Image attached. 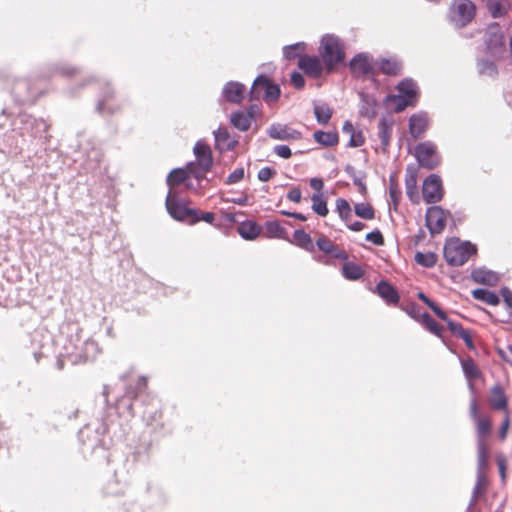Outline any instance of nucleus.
<instances>
[{"label": "nucleus", "instance_id": "nucleus-1", "mask_svg": "<svg viewBox=\"0 0 512 512\" xmlns=\"http://www.w3.org/2000/svg\"><path fill=\"white\" fill-rule=\"evenodd\" d=\"M318 51L326 66V74L336 71L337 66L345 60V45L339 37L333 34H326L322 37Z\"/></svg>", "mask_w": 512, "mask_h": 512}, {"label": "nucleus", "instance_id": "nucleus-2", "mask_svg": "<svg viewBox=\"0 0 512 512\" xmlns=\"http://www.w3.org/2000/svg\"><path fill=\"white\" fill-rule=\"evenodd\" d=\"M484 53L495 60L502 59L507 51L505 34L498 23L488 25L483 34Z\"/></svg>", "mask_w": 512, "mask_h": 512}, {"label": "nucleus", "instance_id": "nucleus-3", "mask_svg": "<svg viewBox=\"0 0 512 512\" xmlns=\"http://www.w3.org/2000/svg\"><path fill=\"white\" fill-rule=\"evenodd\" d=\"M477 249L470 242H462L459 239H450L444 246V258L451 266H461L469 258L476 254Z\"/></svg>", "mask_w": 512, "mask_h": 512}, {"label": "nucleus", "instance_id": "nucleus-4", "mask_svg": "<svg viewBox=\"0 0 512 512\" xmlns=\"http://www.w3.org/2000/svg\"><path fill=\"white\" fill-rule=\"evenodd\" d=\"M194 154L196 157L195 162L187 163V168L192 172V176L201 181L206 177L207 172L212 169L213 155L212 150L208 144L198 141L194 146Z\"/></svg>", "mask_w": 512, "mask_h": 512}, {"label": "nucleus", "instance_id": "nucleus-5", "mask_svg": "<svg viewBox=\"0 0 512 512\" xmlns=\"http://www.w3.org/2000/svg\"><path fill=\"white\" fill-rule=\"evenodd\" d=\"M166 208L172 218L178 221H186L189 224L198 222L197 210L189 208L184 200L179 199L174 191H169L166 202Z\"/></svg>", "mask_w": 512, "mask_h": 512}, {"label": "nucleus", "instance_id": "nucleus-6", "mask_svg": "<svg viewBox=\"0 0 512 512\" xmlns=\"http://www.w3.org/2000/svg\"><path fill=\"white\" fill-rule=\"evenodd\" d=\"M476 5L471 0H453L449 6V20L457 27H465L473 21Z\"/></svg>", "mask_w": 512, "mask_h": 512}, {"label": "nucleus", "instance_id": "nucleus-7", "mask_svg": "<svg viewBox=\"0 0 512 512\" xmlns=\"http://www.w3.org/2000/svg\"><path fill=\"white\" fill-rule=\"evenodd\" d=\"M280 87L272 83L266 76H259L255 79L251 91V100L262 98L267 103L276 102L280 97Z\"/></svg>", "mask_w": 512, "mask_h": 512}, {"label": "nucleus", "instance_id": "nucleus-8", "mask_svg": "<svg viewBox=\"0 0 512 512\" xmlns=\"http://www.w3.org/2000/svg\"><path fill=\"white\" fill-rule=\"evenodd\" d=\"M469 414L475 424L477 441L483 440L488 442V437L492 431V419L489 415L480 413L479 404L476 399L470 402Z\"/></svg>", "mask_w": 512, "mask_h": 512}, {"label": "nucleus", "instance_id": "nucleus-9", "mask_svg": "<svg viewBox=\"0 0 512 512\" xmlns=\"http://www.w3.org/2000/svg\"><path fill=\"white\" fill-rule=\"evenodd\" d=\"M415 157L421 167L429 170L437 167L441 161L436 145L428 141L416 145Z\"/></svg>", "mask_w": 512, "mask_h": 512}, {"label": "nucleus", "instance_id": "nucleus-10", "mask_svg": "<svg viewBox=\"0 0 512 512\" xmlns=\"http://www.w3.org/2000/svg\"><path fill=\"white\" fill-rule=\"evenodd\" d=\"M349 66L352 75L356 78L378 75L376 62H374L373 58L366 53H359L355 55L351 59Z\"/></svg>", "mask_w": 512, "mask_h": 512}, {"label": "nucleus", "instance_id": "nucleus-11", "mask_svg": "<svg viewBox=\"0 0 512 512\" xmlns=\"http://www.w3.org/2000/svg\"><path fill=\"white\" fill-rule=\"evenodd\" d=\"M423 199L428 204H435L442 200L444 190L441 178L436 174L429 175L422 186Z\"/></svg>", "mask_w": 512, "mask_h": 512}, {"label": "nucleus", "instance_id": "nucleus-12", "mask_svg": "<svg viewBox=\"0 0 512 512\" xmlns=\"http://www.w3.org/2000/svg\"><path fill=\"white\" fill-rule=\"evenodd\" d=\"M448 212L440 206H431L427 209L425 220L431 235L440 234L446 227Z\"/></svg>", "mask_w": 512, "mask_h": 512}, {"label": "nucleus", "instance_id": "nucleus-13", "mask_svg": "<svg viewBox=\"0 0 512 512\" xmlns=\"http://www.w3.org/2000/svg\"><path fill=\"white\" fill-rule=\"evenodd\" d=\"M298 67L310 78H320L326 73V66L321 57L311 55H301L298 60Z\"/></svg>", "mask_w": 512, "mask_h": 512}, {"label": "nucleus", "instance_id": "nucleus-14", "mask_svg": "<svg viewBox=\"0 0 512 512\" xmlns=\"http://www.w3.org/2000/svg\"><path fill=\"white\" fill-rule=\"evenodd\" d=\"M418 299L424 302L434 313L435 315L447 322L449 330L456 336L459 337L466 329L460 323L454 322L450 320L445 311H443L434 301L428 298L423 292H419L417 294Z\"/></svg>", "mask_w": 512, "mask_h": 512}, {"label": "nucleus", "instance_id": "nucleus-15", "mask_svg": "<svg viewBox=\"0 0 512 512\" xmlns=\"http://www.w3.org/2000/svg\"><path fill=\"white\" fill-rule=\"evenodd\" d=\"M489 407L494 411L506 413L508 409V397L502 385L495 384L491 387L488 396Z\"/></svg>", "mask_w": 512, "mask_h": 512}, {"label": "nucleus", "instance_id": "nucleus-16", "mask_svg": "<svg viewBox=\"0 0 512 512\" xmlns=\"http://www.w3.org/2000/svg\"><path fill=\"white\" fill-rule=\"evenodd\" d=\"M405 188L406 195L409 200L414 204H418L420 201V196L418 193V172L414 166H408L406 168Z\"/></svg>", "mask_w": 512, "mask_h": 512}, {"label": "nucleus", "instance_id": "nucleus-17", "mask_svg": "<svg viewBox=\"0 0 512 512\" xmlns=\"http://www.w3.org/2000/svg\"><path fill=\"white\" fill-rule=\"evenodd\" d=\"M316 245L320 251L332 258L339 260H346L348 258V254L345 250L338 247L332 240L323 234L317 238Z\"/></svg>", "mask_w": 512, "mask_h": 512}, {"label": "nucleus", "instance_id": "nucleus-18", "mask_svg": "<svg viewBox=\"0 0 512 512\" xmlns=\"http://www.w3.org/2000/svg\"><path fill=\"white\" fill-rule=\"evenodd\" d=\"M216 148L220 151H232L238 145V139L232 136L227 128L219 127L215 132Z\"/></svg>", "mask_w": 512, "mask_h": 512}, {"label": "nucleus", "instance_id": "nucleus-19", "mask_svg": "<svg viewBox=\"0 0 512 512\" xmlns=\"http://www.w3.org/2000/svg\"><path fill=\"white\" fill-rule=\"evenodd\" d=\"M268 135L277 140H299L302 137L298 130L281 124L272 125L268 130Z\"/></svg>", "mask_w": 512, "mask_h": 512}, {"label": "nucleus", "instance_id": "nucleus-20", "mask_svg": "<svg viewBox=\"0 0 512 512\" xmlns=\"http://www.w3.org/2000/svg\"><path fill=\"white\" fill-rule=\"evenodd\" d=\"M120 109V103L117 101L115 93L110 88H107L101 100L97 104V110L100 113L112 114Z\"/></svg>", "mask_w": 512, "mask_h": 512}, {"label": "nucleus", "instance_id": "nucleus-21", "mask_svg": "<svg viewBox=\"0 0 512 512\" xmlns=\"http://www.w3.org/2000/svg\"><path fill=\"white\" fill-rule=\"evenodd\" d=\"M376 67L378 75L381 73L387 76H398L402 71V63L393 57L379 59L376 61Z\"/></svg>", "mask_w": 512, "mask_h": 512}, {"label": "nucleus", "instance_id": "nucleus-22", "mask_svg": "<svg viewBox=\"0 0 512 512\" xmlns=\"http://www.w3.org/2000/svg\"><path fill=\"white\" fill-rule=\"evenodd\" d=\"M490 448L488 442L477 441V473L478 478H482L489 465Z\"/></svg>", "mask_w": 512, "mask_h": 512}, {"label": "nucleus", "instance_id": "nucleus-23", "mask_svg": "<svg viewBox=\"0 0 512 512\" xmlns=\"http://www.w3.org/2000/svg\"><path fill=\"white\" fill-rule=\"evenodd\" d=\"M428 128V118L425 114H413L409 119V132L414 139L420 138Z\"/></svg>", "mask_w": 512, "mask_h": 512}, {"label": "nucleus", "instance_id": "nucleus-24", "mask_svg": "<svg viewBox=\"0 0 512 512\" xmlns=\"http://www.w3.org/2000/svg\"><path fill=\"white\" fill-rule=\"evenodd\" d=\"M461 366L463 373L465 375V378L467 379L469 383V388L474 391V384L473 382L477 379H479L482 375L479 367L476 365L474 360L470 357L461 359Z\"/></svg>", "mask_w": 512, "mask_h": 512}, {"label": "nucleus", "instance_id": "nucleus-25", "mask_svg": "<svg viewBox=\"0 0 512 512\" xmlns=\"http://www.w3.org/2000/svg\"><path fill=\"white\" fill-rule=\"evenodd\" d=\"M376 291L388 304L397 305L400 300L398 291L387 281H380L376 286Z\"/></svg>", "mask_w": 512, "mask_h": 512}, {"label": "nucleus", "instance_id": "nucleus-26", "mask_svg": "<svg viewBox=\"0 0 512 512\" xmlns=\"http://www.w3.org/2000/svg\"><path fill=\"white\" fill-rule=\"evenodd\" d=\"M245 86L239 82H229L223 89L225 99L231 103H240L244 98Z\"/></svg>", "mask_w": 512, "mask_h": 512}, {"label": "nucleus", "instance_id": "nucleus-27", "mask_svg": "<svg viewBox=\"0 0 512 512\" xmlns=\"http://www.w3.org/2000/svg\"><path fill=\"white\" fill-rule=\"evenodd\" d=\"M192 176V172L187 166L185 168L173 169L167 176V185L170 187L169 191H173V188L180 184L186 183V181Z\"/></svg>", "mask_w": 512, "mask_h": 512}, {"label": "nucleus", "instance_id": "nucleus-28", "mask_svg": "<svg viewBox=\"0 0 512 512\" xmlns=\"http://www.w3.org/2000/svg\"><path fill=\"white\" fill-rule=\"evenodd\" d=\"M394 121L392 118L383 117L378 124V137L383 150H387L390 145Z\"/></svg>", "mask_w": 512, "mask_h": 512}, {"label": "nucleus", "instance_id": "nucleus-29", "mask_svg": "<svg viewBox=\"0 0 512 512\" xmlns=\"http://www.w3.org/2000/svg\"><path fill=\"white\" fill-rule=\"evenodd\" d=\"M360 114L368 119H374L378 113L377 100L368 94L361 93Z\"/></svg>", "mask_w": 512, "mask_h": 512}, {"label": "nucleus", "instance_id": "nucleus-30", "mask_svg": "<svg viewBox=\"0 0 512 512\" xmlns=\"http://www.w3.org/2000/svg\"><path fill=\"white\" fill-rule=\"evenodd\" d=\"M147 386V378L144 376H139L127 386L125 395L131 400H135L140 394L146 391Z\"/></svg>", "mask_w": 512, "mask_h": 512}, {"label": "nucleus", "instance_id": "nucleus-31", "mask_svg": "<svg viewBox=\"0 0 512 512\" xmlns=\"http://www.w3.org/2000/svg\"><path fill=\"white\" fill-rule=\"evenodd\" d=\"M238 233L246 240H254L261 233V226L254 221H244L237 228Z\"/></svg>", "mask_w": 512, "mask_h": 512}, {"label": "nucleus", "instance_id": "nucleus-32", "mask_svg": "<svg viewBox=\"0 0 512 512\" xmlns=\"http://www.w3.org/2000/svg\"><path fill=\"white\" fill-rule=\"evenodd\" d=\"M313 138L318 144L324 147L336 146L339 142L337 131L317 130L314 132Z\"/></svg>", "mask_w": 512, "mask_h": 512}, {"label": "nucleus", "instance_id": "nucleus-33", "mask_svg": "<svg viewBox=\"0 0 512 512\" xmlns=\"http://www.w3.org/2000/svg\"><path fill=\"white\" fill-rule=\"evenodd\" d=\"M477 71L480 76L491 79H495L499 75V69L496 63L488 59H479L477 61Z\"/></svg>", "mask_w": 512, "mask_h": 512}, {"label": "nucleus", "instance_id": "nucleus-34", "mask_svg": "<svg viewBox=\"0 0 512 512\" xmlns=\"http://www.w3.org/2000/svg\"><path fill=\"white\" fill-rule=\"evenodd\" d=\"M231 124L240 131H247L252 122V115L249 112H235L230 117Z\"/></svg>", "mask_w": 512, "mask_h": 512}, {"label": "nucleus", "instance_id": "nucleus-35", "mask_svg": "<svg viewBox=\"0 0 512 512\" xmlns=\"http://www.w3.org/2000/svg\"><path fill=\"white\" fill-rule=\"evenodd\" d=\"M343 132L350 134L349 146L360 147L365 143V137L362 131L356 130L350 121L343 125Z\"/></svg>", "mask_w": 512, "mask_h": 512}, {"label": "nucleus", "instance_id": "nucleus-36", "mask_svg": "<svg viewBox=\"0 0 512 512\" xmlns=\"http://www.w3.org/2000/svg\"><path fill=\"white\" fill-rule=\"evenodd\" d=\"M488 10L493 18H499L508 12L510 8L509 0H489L488 1Z\"/></svg>", "mask_w": 512, "mask_h": 512}, {"label": "nucleus", "instance_id": "nucleus-37", "mask_svg": "<svg viewBox=\"0 0 512 512\" xmlns=\"http://www.w3.org/2000/svg\"><path fill=\"white\" fill-rule=\"evenodd\" d=\"M264 233L269 238H286V230L281 226L280 222L273 220L267 221L264 226Z\"/></svg>", "mask_w": 512, "mask_h": 512}, {"label": "nucleus", "instance_id": "nucleus-38", "mask_svg": "<svg viewBox=\"0 0 512 512\" xmlns=\"http://www.w3.org/2000/svg\"><path fill=\"white\" fill-rule=\"evenodd\" d=\"M472 296L491 306H496L500 302L498 295L487 289H475L472 291Z\"/></svg>", "mask_w": 512, "mask_h": 512}, {"label": "nucleus", "instance_id": "nucleus-39", "mask_svg": "<svg viewBox=\"0 0 512 512\" xmlns=\"http://www.w3.org/2000/svg\"><path fill=\"white\" fill-rule=\"evenodd\" d=\"M293 239L299 247H301L309 252L314 251L313 240H312L311 236L308 233H306L304 230H295L293 233Z\"/></svg>", "mask_w": 512, "mask_h": 512}, {"label": "nucleus", "instance_id": "nucleus-40", "mask_svg": "<svg viewBox=\"0 0 512 512\" xmlns=\"http://www.w3.org/2000/svg\"><path fill=\"white\" fill-rule=\"evenodd\" d=\"M336 211L339 217L345 222L348 223L352 219V209L349 202L344 198H338L336 200Z\"/></svg>", "mask_w": 512, "mask_h": 512}, {"label": "nucleus", "instance_id": "nucleus-41", "mask_svg": "<svg viewBox=\"0 0 512 512\" xmlns=\"http://www.w3.org/2000/svg\"><path fill=\"white\" fill-rule=\"evenodd\" d=\"M397 88L402 96L407 97L410 100L416 102L417 88L413 81L403 80L398 84Z\"/></svg>", "mask_w": 512, "mask_h": 512}, {"label": "nucleus", "instance_id": "nucleus-42", "mask_svg": "<svg viewBox=\"0 0 512 512\" xmlns=\"http://www.w3.org/2000/svg\"><path fill=\"white\" fill-rule=\"evenodd\" d=\"M386 102H393L395 104L394 111L396 113H399L403 110H405L408 106H414L415 102L410 100L407 97H404L402 95H388L386 97Z\"/></svg>", "mask_w": 512, "mask_h": 512}, {"label": "nucleus", "instance_id": "nucleus-43", "mask_svg": "<svg viewBox=\"0 0 512 512\" xmlns=\"http://www.w3.org/2000/svg\"><path fill=\"white\" fill-rule=\"evenodd\" d=\"M354 212L358 217L365 220H372L375 217V209L369 203H356Z\"/></svg>", "mask_w": 512, "mask_h": 512}, {"label": "nucleus", "instance_id": "nucleus-44", "mask_svg": "<svg viewBox=\"0 0 512 512\" xmlns=\"http://www.w3.org/2000/svg\"><path fill=\"white\" fill-rule=\"evenodd\" d=\"M342 271L345 278L350 280L360 279L364 274L362 268L353 262L345 263L343 265Z\"/></svg>", "mask_w": 512, "mask_h": 512}, {"label": "nucleus", "instance_id": "nucleus-45", "mask_svg": "<svg viewBox=\"0 0 512 512\" xmlns=\"http://www.w3.org/2000/svg\"><path fill=\"white\" fill-rule=\"evenodd\" d=\"M315 117L320 124H327L332 116V109L326 104H318L314 106Z\"/></svg>", "mask_w": 512, "mask_h": 512}, {"label": "nucleus", "instance_id": "nucleus-46", "mask_svg": "<svg viewBox=\"0 0 512 512\" xmlns=\"http://www.w3.org/2000/svg\"><path fill=\"white\" fill-rule=\"evenodd\" d=\"M414 258L417 264L427 268L435 266L437 262V255L434 252H417Z\"/></svg>", "mask_w": 512, "mask_h": 512}, {"label": "nucleus", "instance_id": "nucleus-47", "mask_svg": "<svg viewBox=\"0 0 512 512\" xmlns=\"http://www.w3.org/2000/svg\"><path fill=\"white\" fill-rule=\"evenodd\" d=\"M312 200V209L319 216L325 217L329 210L327 207V202L324 200L321 194H314L311 197Z\"/></svg>", "mask_w": 512, "mask_h": 512}, {"label": "nucleus", "instance_id": "nucleus-48", "mask_svg": "<svg viewBox=\"0 0 512 512\" xmlns=\"http://www.w3.org/2000/svg\"><path fill=\"white\" fill-rule=\"evenodd\" d=\"M22 89H25L27 92V96L30 94V83L27 80L17 81L13 87L12 93L15 97V100L19 103H24L26 100L25 95L22 94Z\"/></svg>", "mask_w": 512, "mask_h": 512}, {"label": "nucleus", "instance_id": "nucleus-49", "mask_svg": "<svg viewBox=\"0 0 512 512\" xmlns=\"http://www.w3.org/2000/svg\"><path fill=\"white\" fill-rule=\"evenodd\" d=\"M389 182H390L389 195H390L391 201L394 205V209H396L401 200L402 192L398 185L396 177L390 176Z\"/></svg>", "mask_w": 512, "mask_h": 512}, {"label": "nucleus", "instance_id": "nucleus-50", "mask_svg": "<svg viewBox=\"0 0 512 512\" xmlns=\"http://www.w3.org/2000/svg\"><path fill=\"white\" fill-rule=\"evenodd\" d=\"M473 278L476 282L487 285H493L497 281L495 273L483 270L475 271Z\"/></svg>", "mask_w": 512, "mask_h": 512}, {"label": "nucleus", "instance_id": "nucleus-51", "mask_svg": "<svg viewBox=\"0 0 512 512\" xmlns=\"http://www.w3.org/2000/svg\"><path fill=\"white\" fill-rule=\"evenodd\" d=\"M305 49V45L303 43H296L293 45L286 46L284 48V55L287 59H294L299 51H303Z\"/></svg>", "mask_w": 512, "mask_h": 512}, {"label": "nucleus", "instance_id": "nucleus-52", "mask_svg": "<svg viewBox=\"0 0 512 512\" xmlns=\"http://www.w3.org/2000/svg\"><path fill=\"white\" fill-rule=\"evenodd\" d=\"M424 327L437 337H443L444 327L439 325L433 318H431Z\"/></svg>", "mask_w": 512, "mask_h": 512}, {"label": "nucleus", "instance_id": "nucleus-53", "mask_svg": "<svg viewBox=\"0 0 512 512\" xmlns=\"http://www.w3.org/2000/svg\"><path fill=\"white\" fill-rule=\"evenodd\" d=\"M510 427V412L506 411L503 415V421L499 428V438L505 440Z\"/></svg>", "mask_w": 512, "mask_h": 512}, {"label": "nucleus", "instance_id": "nucleus-54", "mask_svg": "<svg viewBox=\"0 0 512 512\" xmlns=\"http://www.w3.org/2000/svg\"><path fill=\"white\" fill-rule=\"evenodd\" d=\"M366 240L377 246L384 245V237L380 230H375L366 234Z\"/></svg>", "mask_w": 512, "mask_h": 512}, {"label": "nucleus", "instance_id": "nucleus-55", "mask_svg": "<svg viewBox=\"0 0 512 512\" xmlns=\"http://www.w3.org/2000/svg\"><path fill=\"white\" fill-rule=\"evenodd\" d=\"M496 463L499 468L500 477L503 482L506 481V470H507V460L503 454L496 455Z\"/></svg>", "mask_w": 512, "mask_h": 512}, {"label": "nucleus", "instance_id": "nucleus-56", "mask_svg": "<svg viewBox=\"0 0 512 512\" xmlns=\"http://www.w3.org/2000/svg\"><path fill=\"white\" fill-rule=\"evenodd\" d=\"M244 173L245 172H244L243 167L236 168L233 172H231L229 174V176L227 177L226 183L227 184H236V183L240 182L244 178Z\"/></svg>", "mask_w": 512, "mask_h": 512}, {"label": "nucleus", "instance_id": "nucleus-57", "mask_svg": "<svg viewBox=\"0 0 512 512\" xmlns=\"http://www.w3.org/2000/svg\"><path fill=\"white\" fill-rule=\"evenodd\" d=\"M276 174L275 170L270 167H263L258 172V179L262 182L269 181Z\"/></svg>", "mask_w": 512, "mask_h": 512}, {"label": "nucleus", "instance_id": "nucleus-58", "mask_svg": "<svg viewBox=\"0 0 512 512\" xmlns=\"http://www.w3.org/2000/svg\"><path fill=\"white\" fill-rule=\"evenodd\" d=\"M403 310L413 319L419 320L420 310L417 304L411 302L403 307Z\"/></svg>", "mask_w": 512, "mask_h": 512}, {"label": "nucleus", "instance_id": "nucleus-59", "mask_svg": "<svg viewBox=\"0 0 512 512\" xmlns=\"http://www.w3.org/2000/svg\"><path fill=\"white\" fill-rule=\"evenodd\" d=\"M291 83L296 89H302L305 86V78L299 72L291 74Z\"/></svg>", "mask_w": 512, "mask_h": 512}, {"label": "nucleus", "instance_id": "nucleus-60", "mask_svg": "<svg viewBox=\"0 0 512 512\" xmlns=\"http://www.w3.org/2000/svg\"><path fill=\"white\" fill-rule=\"evenodd\" d=\"M274 152L281 158L288 159L291 157V149L287 145H277L274 147Z\"/></svg>", "mask_w": 512, "mask_h": 512}, {"label": "nucleus", "instance_id": "nucleus-61", "mask_svg": "<svg viewBox=\"0 0 512 512\" xmlns=\"http://www.w3.org/2000/svg\"><path fill=\"white\" fill-rule=\"evenodd\" d=\"M459 338H461L468 349L470 350H474L475 349V346H474V343H473V339H472V335H471V332L469 330H466L464 331L460 336Z\"/></svg>", "mask_w": 512, "mask_h": 512}, {"label": "nucleus", "instance_id": "nucleus-62", "mask_svg": "<svg viewBox=\"0 0 512 512\" xmlns=\"http://www.w3.org/2000/svg\"><path fill=\"white\" fill-rule=\"evenodd\" d=\"M287 198L292 202L299 203L302 198L301 190L299 188L291 189L287 194Z\"/></svg>", "mask_w": 512, "mask_h": 512}, {"label": "nucleus", "instance_id": "nucleus-63", "mask_svg": "<svg viewBox=\"0 0 512 512\" xmlns=\"http://www.w3.org/2000/svg\"><path fill=\"white\" fill-rule=\"evenodd\" d=\"M197 218H198V222L199 221H204L206 223L212 224L214 222V220H215V215L212 212H201V213H199L197 211Z\"/></svg>", "mask_w": 512, "mask_h": 512}, {"label": "nucleus", "instance_id": "nucleus-64", "mask_svg": "<svg viewBox=\"0 0 512 512\" xmlns=\"http://www.w3.org/2000/svg\"><path fill=\"white\" fill-rule=\"evenodd\" d=\"M501 295L508 307L512 308V291L507 287L501 289Z\"/></svg>", "mask_w": 512, "mask_h": 512}]
</instances>
